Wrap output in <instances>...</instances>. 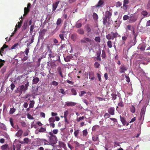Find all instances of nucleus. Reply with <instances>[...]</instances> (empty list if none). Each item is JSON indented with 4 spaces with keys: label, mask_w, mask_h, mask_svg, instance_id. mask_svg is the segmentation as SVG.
<instances>
[{
    "label": "nucleus",
    "mask_w": 150,
    "mask_h": 150,
    "mask_svg": "<svg viewBox=\"0 0 150 150\" xmlns=\"http://www.w3.org/2000/svg\"><path fill=\"white\" fill-rule=\"evenodd\" d=\"M120 121L123 125L128 126L129 125V123L127 122L125 118L124 117H122L121 115H120Z\"/></svg>",
    "instance_id": "5"
},
{
    "label": "nucleus",
    "mask_w": 150,
    "mask_h": 150,
    "mask_svg": "<svg viewBox=\"0 0 150 150\" xmlns=\"http://www.w3.org/2000/svg\"><path fill=\"white\" fill-rule=\"evenodd\" d=\"M29 133L28 131L27 130H26L24 132L23 136L24 137L27 136L29 135Z\"/></svg>",
    "instance_id": "61"
},
{
    "label": "nucleus",
    "mask_w": 150,
    "mask_h": 150,
    "mask_svg": "<svg viewBox=\"0 0 150 150\" xmlns=\"http://www.w3.org/2000/svg\"><path fill=\"white\" fill-rule=\"evenodd\" d=\"M72 144H74L76 145L75 146V148H77L80 146V144L77 141H74L72 143Z\"/></svg>",
    "instance_id": "26"
},
{
    "label": "nucleus",
    "mask_w": 150,
    "mask_h": 150,
    "mask_svg": "<svg viewBox=\"0 0 150 150\" xmlns=\"http://www.w3.org/2000/svg\"><path fill=\"white\" fill-rule=\"evenodd\" d=\"M107 18L105 16L103 18V24L104 25H105L107 23Z\"/></svg>",
    "instance_id": "42"
},
{
    "label": "nucleus",
    "mask_w": 150,
    "mask_h": 150,
    "mask_svg": "<svg viewBox=\"0 0 150 150\" xmlns=\"http://www.w3.org/2000/svg\"><path fill=\"white\" fill-rule=\"evenodd\" d=\"M122 5V3L118 1L116 4V6L117 7H120Z\"/></svg>",
    "instance_id": "56"
},
{
    "label": "nucleus",
    "mask_w": 150,
    "mask_h": 150,
    "mask_svg": "<svg viewBox=\"0 0 150 150\" xmlns=\"http://www.w3.org/2000/svg\"><path fill=\"white\" fill-rule=\"evenodd\" d=\"M49 121L50 123H54L55 121L54 118L53 117L50 118L49 119Z\"/></svg>",
    "instance_id": "41"
},
{
    "label": "nucleus",
    "mask_w": 150,
    "mask_h": 150,
    "mask_svg": "<svg viewBox=\"0 0 150 150\" xmlns=\"http://www.w3.org/2000/svg\"><path fill=\"white\" fill-rule=\"evenodd\" d=\"M85 28L88 32L89 33L91 31V29L88 25H86L85 26Z\"/></svg>",
    "instance_id": "38"
},
{
    "label": "nucleus",
    "mask_w": 150,
    "mask_h": 150,
    "mask_svg": "<svg viewBox=\"0 0 150 150\" xmlns=\"http://www.w3.org/2000/svg\"><path fill=\"white\" fill-rule=\"evenodd\" d=\"M77 103L67 101L65 103V105L68 106H75Z\"/></svg>",
    "instance_id": "11"
},
{
    "label": "nucleus",
    "mask_w": 150,
    "mask_h": 150,
    "mask_svg": "<svg viewBox=\"0 0 150 150\" xmlns=\"http://www.w3.org/2000/svg\"><path fill=\"white\" fill-rule=\"evenodd\" d=\"M77 32L79 34L81 35H83L84 33V32L83 29L81 28L78 29Z\"/></svg>",
    "instance_id": "27"
},
{
    "label": "nucleus",
    "mask_w": 150,
    "mask_h": 150,
    "mask_svg": "<svg viewBox=\"0 0 150 150\" xmlns=\"http://www.w3.org/2000/svg\"><path fill=\"white\" fill-rule=\"evenodd\" d=\"M27 116V117L30 120H33L34 119V118L29 114H28Z\"/></svg>",
    "instance_id": "59"
},
{
    "label": "nucleus",
    "mask_w": 150,
    "mask_h": 150,
    "mask_svg": "<svg viewBox=\"0 0 150 150\" xmlns=\"http://www.w3.org/2000/svg\"><path fill=\"white\" fill-rule=\"evenodd\" d=\"M85 116L80 117L79 118H77L76 120L77 122H79L80 121L83 120L85 118Z\"/></svg>",
    "instance_id": "49"
},
{
    "label": "nucleus",
    "mask_w": 150,
    "mask_h": 150,
    "mask_svg": "<svg viewBox=\"0 0 150 150\" xmlns=\"http://www.w3.org/2000/svg\"><path fill=\"white\" fill-rule=\"evenodd\" d=\"M137 17L134 15H133L129 17V21L130 23L134 22L137 20Z\"/></svg>",
    "instance_id": "8"
},
{
    "label": "nucleus",
    "mask_w": 150,
    "mask_h": 150,
    "mask_svg": "<svg viewBox=\"0 0 150 150\" xmlns=\"http://www.w3.org/2000/svg\"><path fill=\"white\" fill-rule=\"evenodd\" d=\"M57 71L58 73L60 75L62 78H63V76L62 74V71L60 67H58L57 68Z\"/></svg>",
    "instance_id": "21"
},
{
    "label": "nucleus",
    "mask_w": 150,
    "mask_h": 150,
    "mask_svg": "<svg viewBox=\"0 0 150 150\" xmlns=\"http://www.w3.org/2000/svg\"><path fill=\"white\" fill-rule=\"evenodd\" d=\"M30 139L28 138H25L23 139V141H19V142L21 144H28L30 142Z\"/></svg>",
    "instance_id": "14"
},
{
    "label": "nucleus",
    "mask_w": 150,
    "mask_h": 150,
    "mask_svg": "<svg viewBox=\"0 0 150 150\" xmlns=\"http://www.w3.org/2000/svg\"><path fill=\"white\" fill-rule=\"evenodd\" d=\"M128 6L127 5L123 4V6L121 7V8H123L124 10H125V11L126 12L127 11L126 9L127 8Z\"/></svg>",
    "instance_id": "57"
},
{
    "label": "nucleus",
    "mask_w": 150,
    "mask_h": 150,
    "mask_svg": "<svg viewBox=\"0 0 150 150\" xmlns=\"http://www.w3.org/2000/svg\"><path fill=\"white\" fill-rule=\"evenodd\" d=\"M47 31V30L43 29L42 30H40L39 32V35H40L43 36L45 33V32Z\"/></svg>",
    "instance_id": "23"
},
{
    "label": "nucleus",
    "mask_w": 150,
    "mask_h": 150,
    "mask_svg": "<svg viewBox=\"0 0 150 150\" xmlns=\"http://www.w3.org/2000/svg\"><path fill=\"white\" fill-rule=\"evenodd\" d=\"M141 14L144 17H147L148 14L147 12L146 11H143L141 12Z\"/></svg>",
    "instance_id": "43"
},
{
    "label": "nucleus",
    "mask_w": 150,
    "mask_h": 150,
    "mask_svg": "<svg viewBox=\"0 0 150 150\" xmlns=\"http://www.w3.org/2000/svg\"><path fill=\"white\" fill-rule=\"evenodd\" d=\"M93 17L95 21L97 20L98 19V15L96 13H93Z\"/></svg>",
    "instance_id": "32"
},
{
    "label": "nucleus",
    "mask_w": 150,
    "mask_h": 150,
    "mask_svg": "<svg viewBox=\"0 0 150 150\" xmlns=\"http://www.w3.org/2000/svg\"><path fill=\"white\" fill-rule=\"evenodd\" d=\"M101 57L103 58H105L106 57L105 53L104 50H103L102 51Z\"/></svg>",
    "instance_id": "52"
},
{
    "label": "nucleus",
    "mask_w": 150,
    "mask_h": 150,
    "mask_svg": "<svg viewBox=\"0 0 150 150\" xmlns=\"http://www.w3.org/2000/svg\"><path fill=\"white\" fill-rule=\"evenodd\" d=\"M16 109L14 108H11L9 111V113L10 114H12L14 113L16 111Z\"/></svg>",
    "instance_id": "48"
},
{
    "label": "nucleus",
    "mask_w": 150,
    "mask_h": 150,
    "mask_svg": "<svg viewBox=\"0 0 150 150\" xmlns=\"http://www.w3.org/2000/svg\"><path fill=\"white\" fill-rule=\"evenodd\" d=\"M68 147L71 150H72L74 149V147L72 146L69 143H68Z\"/></svg>",
    "instance_id": "64"
},
{
    "label": "nucleus",
    "mask_w": 150,
    "mask_h": 150,
    "mask_svg": "<svg viewBox=\"0 0 150 150\" xmlns=\"http://www.w3.org/2000/svg\"><path fill=\"white\" fill-rule=\"evenodd\" d=\"M101 54V51L97 52H96L97 57L96 58V59L97 60L99 61H100L101 60V58L100 57V55Z\"/></svg>",
    "instance_id": "19"
},
{
    "label": "nucleus",
    "mask_w": 150,
    "mask_h": 150,
    "mask_svg": "<svg viewBox=\"0 0 150 150\" xmlns=\"http://www.w3.org/2000/svg\"><path fill=\"white\" fill-rule=\"evenodd\" d=\"M130 111L132 113H134L135 112V107L133 105H132L130 108Z\"/></svg>",
    "instance_id": "37"
},
{
    "label": "nucleus",
    "mask_w": 150,
    "mask_h": 150,
    "mask_svg": "<svg viewBox=\"0 0 150 150\" xmlns=\"http://www.w3.org/2000/svg\"><path fill=\"white\" fill-rule=\"evenodd\" d=\"M23 131L22 129H20L18 130L16 134V136L18 137H21L22 135Z\"/></svg>",
    "instance_id": "13"
},
{
    "label": "nucleus",
    "mask_w": 150,
    "mask_h": 150,
    "mask_svg": "<svg viewBox=\"0 0 150 150\" xmlns=\"http://www.w3.org/2000/svg\"><path fill=\"white\" fill-rule=\"evenodd\" d=\"M21 124L22 126L23 127H26L27 126L26 123L24 121H21Z\"/></svg>",
    "instance_id": "60"
},
{
    "label": "nucleus",
    "mask_w": 150,
    "mask_h": 150,
    "mask_svg": "<svg viewBox=\"0 0 150 150\" xmlns=\"http://www.w3.org/2000/svg\"><path fill=\"white\" fill-rule=\"evenodd\" d=\"M104 3V2L102 0H100L98 4L95 6L96 7H101Z\"/></svg>",
    "instance_id": "24"
},
{
    "label": "nucleus",
    "mask_w": 150,
    "mask_h": 150,
    "mask_svg": "<svg viewBox=\"0 0 150 150\" xmlns=\"http://www.w3.org/2000/svg\"><path fill=\"white\" fill-rule=\"evenodd\" d=\"M89 79L91 81H93L95 79V75L94 72L91 71L88 73Z\"/></svg>",
    "instance_id": "10"
},
{
    "label": "nucleus",
    "mask_w": 150,
    "mask_h": 150,
    "mask_svg": "<svg viewBox=\"0 0 150 150\" xmlns=\"http://www.w3.org/2000/svg\"><path fill=\"white\" fill-rule=\"evenodd\" d=\"M5 62V61L2 60L1 59H0V68H1L4 64V63Z\"/></svg>",
    "instance_id": "44"
},
{
    "label": "nucleus",
    "mask_w": 150,
    "mask_h": 150,
    "mask_svg": "<svg viewBox=\"0 0 150 150\" xmlns=\"http://www.w3.org/2000/svg\"><path fill=\"white\" fill-rule=\"evenodd\" d=\"M59 1H58L54 3L53 4V5H52V6H53L52 11H54L56 9V8L57 7L58 4L59 3Z\"/></svg>",
    "instance_id": "16"
},
{
    "label": "nucleus",
    "mask_w": 150,
    "mask_h": 150,
    "mask_svg": "<svg viewBox=\"0 0 150 150\" xmlns=\"http://www.w3.org/2000/svg\"><path fill=\"white\" fill-rule=\"evenodd\" d=\"M0 127L2 129L4 130H6V127L4 124L2 123H0Z\"/></svg>",
    "instance_id": "33"
},
{
    "label": "nucleus",
    "mask_w": 150,
    "mask_h": 150,
    "mask_svg": "<svg viewBox=\"0 0 150 150\" xmlns=\"http://www.w3.org/2000/svg\"><path fill=\"white\" fill-rule=\"evenodd\" d=\"M39 81V79L37 77H34L33 80V84H36L38 83Z\"/></svg>",
    "instance_id": "18"
},
{
    "label": "nucleus",
    "mask_w": 150,
    "mask_h": 150,
    "mask_svg": "<svg viewBox=\"0 0 150 150\" xmlns=\"http://www.w3.org/2000/svg\"><path fill=\"white\" fill-rule=\"evenodd\" d=\"M107 45L109 48H111L112 47V42L109 40L107 42Z\"/></svg>",
    "instance_id": "35"
},
{
    "label": "nucleus",
    "mask_w": 150,
    "mask_h": 150,
    "mask_svg": "<svg viewBox=\"0 0 150 150\" xmlns=\"http://www.w3.org/2000/svg\"><path fill=\"white\" fill-rule=\"evenodd\" d=\"M118 34L117 32L114 33L111 32L110 34H108L106 36V38L108 40L111 39L113 40L115 38H117L118 37Z\"/></svg>",
    "instance_id": "1"
},
{
    "label": "nucleus",
    "mask_w": 150,
    "mask_h": 150,
    "mask_svg": "<svg viewBox=\"0 0 150 150\" xmlns=\"http://www.w3.org/2000/svg\"><path fill=\"white\" fill-rule=\"evenodd\" d=\"M59 36L61 40H64V35L63 34H60L59 35Z\"/></svg>",
    "instance_id": "51"
},
{
    "label": "nucleus",
    "mask_w": 150,
    "mask_h": 150,
    "mask_svg": "<svg viewBox=\"0 0 150 150\" xmlns=\"http://www.w3.org/2000/svg\"><path fill=\"white\" fill-rule=\"evenodd\" d=\"M78 35L76 33H74L72 34L71 36V39L74 41L76 40L77 38Z\"/></svg>",
    "instance_id": "15"
},
{
    "label": "nucleus",
    "mask_w": 150,
    "mask_h": 150,
    "mask_svg": "<svg viewBox=\"0 0 150 150\" xmlns=\"http://www.w3.org/2000/svg\"><path fill=\"white\" fill-rule=\"evenodd\" d=\"M80 130L79 129L75 130L74 132V135L76 138H78L79 137L78 135L79 133Z\"/></svg>",
    "instance_id": "20"
},
{
    "label": "nucleus",
    "mask_w": 150,
    "mask_h": 150,
    "mask_svg": "<svg viewBox=\"0 0 150 150\" xmlns=\"http://www.w3.org/2000/svg\"><path fill=\"white\" fill-rule=\"evenodd\" d=\"M92 41V40L91 38H88L84 37L83 39L81 40V42L82 43H86L87 42H88L90 43V45H92V43L91 42Z\"/></svg>",
    "instance_id": "4"
},
{
    "label": "nucleus",
    "mask_w": 150,
    "mask_h": 150,
    "mask_svg": "<svg viewBox=\"0 0 150 150\" xmlns=\"http://www.w3.org/2000/svg\"><path fill=\"white\" fill-rule=\"evenodd\" d=\"M112 15V13L109 11L105 12V16L108 18V19H110Z\"/></svg>",
    "instance_id": "17"
},
{
    "label": "nucleus",
    "mask_w": 150,
    "mask_h": 150,
    "mask_svg": "<svg viewBox=\"0 0 150 150\" xmlns=\"http://www.w3.org/2000/svg\"><path fill=\"white\" fill-rule=\"evenodd\" d=\"M63 21V20H62L61 18L58 19L56 22V24L57 26L56 27V28L55 29V30L57 31L59 30V28L58 27V26L60 25V24L62 23Z\"/></svg>",
    "instance_id": "7"
},
{
    "label": "nucleus",
    "mask_w": 150,
    "mask_h": 150,
    "mask_svg": "<svg viewBox=\"0 0 150 150\" xmlns=\"http://www.w3.org/2000/svg\"><path fill=\"white\" fill-rule=\"evenodd\" d=\"M64 118H67V116L68 114V110H66L65 112H64Z\"/></svg>",
    "instance_id": "54"
},
{
    "label": "nucleus",
    "mask_w": 150,
    "mask_h": 150,
    "mask_svg": "<svg viewBox=\"0 0 150 150\" xmlns=\"http://www.w3.org/2000/svg\"><path fill=\"white\" fill-rule=\"evenodd\" d=\"M71 92L74 95H76L77 94V92L76 90L74 88H72L71 89Z\"/></svg>",
    "instance_id": "47"
},
{
    "label": "nucleus",
    "mask_w": 150,
    "mask_h": 150,
    "mask_svg": "<svg viewBox=\"0 0 150 150\" xmlns=\"http://www.w3.org/2000/svg\"><path fill=\"white\" fill-rule=\"evenodd\" d=\"M120 69L121 70L120 71L121 73H124L125 71H126L127 70V68L124 65H122L120 67Z\"/></svg>",
    "instance_id": "12"
},
{
    "label": "nucleus",
    "mask_w": 150,
    "mask_h": 150,
    "mask_svg": "<svg viewBox=\"0 0 150 150\" xmlns=\"http://www.w3.org/2000/svg\"><path fill=\"white\" fill-rule=\"evenodd\" d=\"M8 145L7 144H5L4 145H2L1 147V148L2 150H7Z\"/></svg>",
    "instance_id": "30"
},
{
    "label": "nucleus",
    "mask_w": 150,
    "mask_h": 150,
    "mask_svg": "<svg viewBox=\"0 0 150 150\" xmlns=\"http://www.w3.org/2000/svg\"><path fill=\"white\" fill-rule=\"evenodd\" d=\"M46 130V127H41L38 129V132H45Z\"/></svg>",
    "instance_id": "22"
},
{
    "label": "nucleus",
    "mask_w": 150,
    "mask_h": 150,
    "mask_svg": "<svg viewBox=\"0 0 150 150\" xmlns=\"http://www.w3.org/2000/svg\"><path fill=\"white\" fill-rule=\"evenodd\" d=\"M82 26V24L81 23H77L75 25V27L77 28H79L81 27Z\"/></svg>",
    "instance_id": "45"
},
{
    "label": "nucleus",
    "mask_w": 150,
    "mask_h": 150,
    "mask_svg": "<svg viewBox=\"0 0 150 150\" xmlns=\"http://www.w3.org/2000/svg\"><path fill=\"white\" fill-rule=\"evenodd\" d=\"M83 136L84 137H86L88 134V132L87 129H85L83 130L82 131Z\"/></svg>",
    "instance_id": "31"
},
{
    "label": "nucleus",
    "mask_w": 150,
    "mask_h": 150,
    "mask_svg": "<svg viewBox=\"0 0 150 150\" xmlns=\"http://www.w3.org/2000/svg\"><path fill=\"white\" fill-rule=\"evenodd\" d=\"M22 24V21H20V22H18L17 24L16 25L15 27H17L18 28H19L21 27Z\"/></svg>",
    "instance_id": "39"
},
{
    "label": "nucleus",
    "mask_w": 150,
    "mask_h": 150,
    "mask_svg": "<svg viewBox=\"0 0 150 150\" xmlns=\"http://www.w3.org/2000/svg\"><path fill=\"white\" fill-rule=\"evenodd\" d=\"M112 96V100H114L116 99L117 98V95L114 93H112L111 94Z\"/></svg>",
    "instance_id": "40"
},
{
    "label": "nucleus",
    "mask_w": 150,
    "mask_h": 150,
    "mask_svg": "<svg viewBox=\"0 0 150 150\" xmlns=\"http://www.w3.org/2000/svg\"><path fill=\"white\" fill-rule=\"evenodd\" d=\"M129 18V16L127 15H126L123 16V18L124 21H126Z\"/></svg>",
    "instance_id": "55"
},
{
    "label": "nucleus",
    "mask_w": 150,
    "mask_h": 150,
    "mask_svg": "<svg viewBox=\"0 0 150 150\" xmlns=\"http://www.w3.org/2000/svg\"><path fill=\"white\" fill-rule=\"evenodd\" d=\"M95 40L98 42H100V39L99 37L97 36L95 37Z\"/></svg>",
    "instance_id": "46"
},
{
    "label": "nucleus",
    "mask_w": 150,
    "mask_h": 150,
    "mask_svg": "<svg viewBox=\"0 0 150 150\" xmlns=\"http://www.w3.org/2000/svg\"><path fill=\"white\" fill-rule=\"evenodd\" d=\"M31 103L29 104V106L30 108H33V107L34 104V101H30Z\"/></svg>",
    "instance_id": "50"
},
{
    "label": "nucleus",
    "mask_w": 150,
    "mask_h": 150,
    "mask_svg": "<svg viewBox=\"0 0 150 150\" xmlns=\"http://www.w3.org/2000/svg\"><path fill=\"white\" fill-rule=\"evenodd\" d=\"M27 22H25L24 23V24L22 27V31H23L26 29L27 28Z\"/></svg>",
    "instance_id": "36"
},
{
    "label": "nucleus",
    "mask_w": 150,
    "mask_h": 150,
    "mask_svg": "<svg viewBox=\"0 0 150 150\" xmlns=\"http://www.w3.org/2000/svg\"><path fill=\"white\" fill-rule=\"evenodd\" d=\"M49 140L50 142L52 144H55L57 141V138L56 136L55 135L51 137H49Z\"/></svg>",
    "instance_id": "3"
},
{
    "label": "nucleus",
    "mask_w": 150,
    "mask_h": 150,
    "mask_svg": "<svg viewBox=\"0 0 150 150\" xmlns=\"http://www.w3.org/2000/svg\"><path fill=\"white\" fill-rule=\"evenodd\" d=\"M94 65L96 68H98L100 66L98 62H96L94 64Z\"/></svg>",
    "instance_id": "63"
},
{
    "label": "nucleus",
    "mask_w": 150,
    "mask_h": 150,
    "mask_svg": "<svg viewBox=\"0 0 150 150\" xmlns=\"http://www.w3.org/2000/svg\"><path fill=\"white\" fill-rule=\"evenodd\" d=\"M146 108L145 107H143L141 109L140 113V117L139 118V120H141L143 119L144 120V114L146 111Z\"/></svg>",
    "instance_id": "2"
},
{
    "label": "nucleus",
    "mask_w": 150,
    "mask_h": 150,
    "mask_svg": "<svg viewBox=\"0 0 150 150\" xmlns=\"http://www.w3.org/2000/svg\"><path fill=\"white\" fill-rule=\"evenodd\" d=\"M72 58V56H69L67 57L66 58H64V60L66 62H69L70 61L71 59Z\"/></svg>",
    "instance_id": "29"
},
{
    "label": "nucleus",
    "mask_w": 150,
    "mask_h": 150,
    "mask_svg": "<svg viewBox=\"0 0 150 150\" xmlns=\"http://www.w3.org/2000/svg\"><path fill=\"white\" fill-rule=\"evenodd\" d=\"M34 28V25H32L30 27V33H33V31Z\"/></svg>",
    "instance_id": "53"
},
{
    "label": "nucleus",
    "mask_w": 150,
    "mask_h": 150,
    "mask_svg": "<svg viewBox=\"0 0 150 150\" xmlns=\"http://www.w3.org/2000/svg\"><path fill=\"white\" fill-rule=\"evenodd\" d=\"M30 11V8L27 7H25L24 8V14L23 16L26 15Z\"/></svg>",
    "instance_id": "25"
},
{
    "label": "nucleus",
    "mask_w": 150,
    "mask_h": 150,
    "mask_svg": "<svg viewBox=\"0 0 150 150\" xmlns=\"http://www.w3.org/2000/svg\"><path fill=\"white\" fill-rule=\"evenodd\" d=\"M118 105L121 107L124 106V105L123 102L122 101H121L118 103Z\"/></svg>",
    "instance_id": "62"
},
{
    "label": "nucleus",
    "mask_w": 150,
    "mask_h": 150,
    "mask_svg": "<svg viewBox=\"0 0 150 150\" xmlns=\"http://www.w3.org/2000/svg\"><path fill=\"white\" fill-rule=\"evenodd\" d=\"M50 54L49 55V58L51 59V58L54 57L55 56L54 54L52 53L51 50H50Z\"/></svg>",
    "instance_id": "34"
},
{
    "label": "nucleus",
    "mask_w": 150,
    "mask_h": 150,
    "mask_svg": "<svg viewBox=\"0 0 150 150\" xmlns=\"http://www.w3.org/2000/svg\"><path fill=\"white\" fill-rule=\"evenodd\" d=\"M110 116V114L108 113H106L104 115V117L106 119L109 117Z\"/></svg>",
    "instance_id": "58"
},
{
    "label": "nucleus",
    "mask_w": 150,
    "mask_h": 150,
    "mask_svg": "<svg viewBox=\"0 0 150 150\" xmlns=\"http://www.w3.org/2000/svg\"><path fill=\"white\" fill-rule=\"evenodd\" d=\"M59 145L62 147L65 150L66 149L67 147L65 144L63 142H59Z\"/></svg>",
    "instance_id": "28"
},
{
    "label": "nucleus",
    "mask_w": 150,
    "mask_h": 150,
    "mask_svg": "<svg viewBox=\"0 0 150 150\" xmlns=\"http://www.w3.org/2000/svg\"><path fill=\"white\" fill-rule=\"evenodd\" d=\"M115 109L113 107H111L108 108V111L109 114L112 115L115 114Z\"/></svg>",
    "instance_id": "6"
},
{
    "label": "nucleus",
    "mask_w": 150,
    "mask_h": 150,
    "mask_svg": "<svg viewBox=\"0 0 150 150\" xmlns=\"http://www.w3.org/2000/svg\"><path fill=\"white\" fill-rule=\"evenodd\" d=\"M27 90V89L25 88V86L23 85H21L20 87L19 90L18 92L22 94L23 92H25Z\"/></svg>",
    "instance_id": "9"
}]
</instances>
